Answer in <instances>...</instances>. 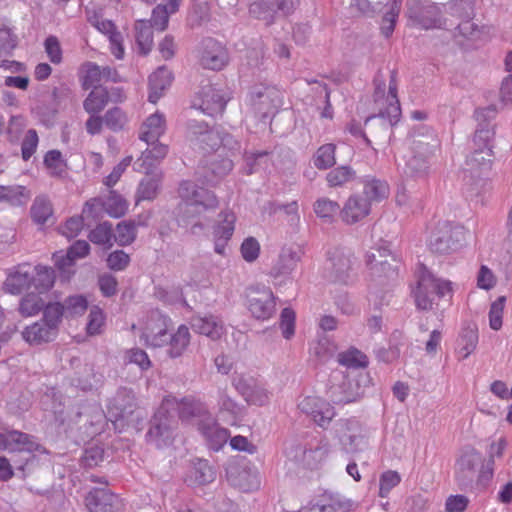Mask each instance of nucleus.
Masks as SVG:
<instances>
[{"label": "nucleus", "mask_w": 512, "mask_h": 512, "mask_svg": "<svg viewBox=\"0 0 512 512\" xmlns=\"http://www.w3.org/2000/svg\"><path fill=\"white\" fill-rule=\"evenodd\" d=\"M451 283L446 280L436 278L423 265L418 272L417 287L413 290L415 304L419 310H431L435 298H442L451 291Z\"/></svg>", "instance_id": "1"}, {"label": "nucleus", "mask_w": 512, "mask_h": 512, "mask_svg": "<svg viewBox=\"0 0 512 512\" xmlns=\"http://www.w3.org/2000/svg\"><path fill=\"white\" fill-rule=\"evenodd\" d=\"M356 189L357 192L354 197V222L368 216L371 206L386 199L389 195L388 184L375 178L357 181Z\"/></svg>", "instance_id": "2"}, {"label": "nucleus", "mask_w": 512, "mask_h": 512, "mask_svg": "<svg viewBox=\"0 0 512 512\" xmlns=\"http://www.w3.org/2000/svg\"><path fill=\"white\" fill-rule=\"evenodd\" d=\"M176 403L174 400H163L157 412L153 416L150 427L146 433L148 443L157 448H163L172 444L177 420L167 408Z\"/></svg>", "instance_id": "3"}, {"label": "nucleus", "mask_w": 512, "mask_h": 512, "mask_svg": "<svg viewBox=\"0 0 512 512\" xmlns=\"http://www.w3.org/2000/svg\"><path fill=\"white\" fill-rule=\"evenodd\" d=\"M405 15L411 27L429 30L445 25L439 6L428 1L407 0Z\"/></svg>", "instance_id": "4"}, {"label": "nucleus", "mask_w": 512, "mask_h": 512, "mask_svg": "<svg viewBox=\"0 0 512 512\" xmlns=\"http://www.w3.org/2000/svg\"><path fill=\"white\" fill-rule=\"evenodd\" d=\"M409 147L410 155L405 163V173L415 177L426 175L429 169V157L436 148L432 134L423 135L420 139L412 136Z\"/></svg>", "instance_id": "5"}, {"label": "nucleus", "mask_w": 512, "mask_h": 512, "mask_svg": "<svg viewBox=\"0 0 512 512\" xmlns=\"http://www.w3.org/2000/svg\"><path fill=\"white\" fill-rule=\"evenodd\" d=\"M465 235L463 226L452 225L447 221L439 222L430 236L429 247L436 253H449L462 246Z\"/></svg>", "instance_id": "6"}, {"label": "nucleus", "mask_w": 512, "mask_h": 512, "mask_svg": "<svg viewBox=\"0 0 512 512\" xmlns=\"http://www.w3.org/2000/svg\"><path fill=\"white\" fill-rule=\"evenodd\" d=\"M304 254V249L299 245L282 247L268 272V275L275 281L281 279L279 283L275 282V285H280L286 282V280H290V275L296 269L298 263L301 262Z\"/></svg>", "instance_id": "7"}, {"label": "nucleus", "mask_w": 512, "mask_h": 512, "mask_svg": "<svg viewBox=\"0 0 512 512\" xmlns=\"http://www.w3.org/2000/svg\"><path fill=\"white\" fill-rule=\"evenodd\" d=\"M390 258L396 262L395 256L392 254L389 244L384 242L374 251H370L366 255V263L371 270L373 277L377 278L381 282V278L384 277L389 280H393L398 275V266L393 265L388 261Z\"/></svg>", "instance_id": "8"}, {"label": "nucleus", "mask_w": 512, "mask_h": 512, "mask_svg": "<svg viewBox=\"0 0 512 512\" xmlns=\"http://www.w3.org/2000/svg\"><path fill=\"white\" fill-rule=\"evenodd\" d=\"M375 91L374 98L375 102L383 101L387 104L384 111L380 114L382 117H387L389 122L392 124L396 122L401 114L400 103L397 97V83L395 75L392 74L389 82L388 93L385 94L386 84L384 81L375 79Z\"/></svg>", "instance_id": "9"}, {"label": "nucleus", "mask_w": 512, "mask_h": 512, "mask_svg": "<svg viewBox=\"0 0 512 512\" xmlns=\"http://www.w3.org/2000/svg\"><path fill=\"white\" fill-rule=\"evenodd\" d=\"M297 406L302 413L309 416L318 426L323 428L328 426L335 416L333 406L319 397L306 396L298 402Z\"/></svg>", "instance_id": "10"}, {"label": "nucleus", "mask_w": 512, "mask_h": 512, "mask_svg": "<svg viewBox=\"0 0 512 512\" xmlns=\"http://www.w3.org/2000/svg\"><path fill=\"white\" fill-rule=\"evenodd\" d=\"M163 400H174L176 403L167 408L170 414L174 416L176 413L182 421H188L191 418L198 417L201 419H205L208 415H211L208 411L207 406L192 396L183 397L178 399L175 396H167Z\"/></svg>", "instance_id": "11"}, {"label": "nucleus", "mask_w": 512, "mask_h": 512, "mask_svg": "<svg viewBox=\"0 0 512 512\" xmlns=\"http://www.w3.org/2000/svg\"><path fill=\"white\" fill-rule=\"evenodd\" d=\"M182 203L198 202L204 210H214L219 206V201L214 192L197 186L194 182L182 181L178 188Z\"/></svg>", "instance_id": "12"}, {"label": "nucleus", "mask_w": 512, "mask_h": 512, "mask_svg": "<svg viewBox=\"0 0 512 512\" xmlns=\"http://www.w3.org/2000/svg\"><path fill=\"white\" fill-rule=\"evenodd\" d=\"M136 408V397L134 392L128 388H120L108 404L109 420L116 423L124 420L134 412Z\"/></svg>", "instance_id": "13"}, {"label": "nucleus", "mask_w": 512, "mask_h": 512, "mask_svg": "<svg viewBox=\"0 0 512 512\" xmlns=\"http://www.w3.org/2000/svg\"><path fill=\"white\" fill-rule=\"evenodd\" d=\"M248 303L249 311L256 320H269L276 310V297L269 288L253 290Z\"/></svg>", "instance_id": "14"}, {"label": "nucleus", "mask_w": 512, "mask_h": 512, "mask_svg": "<svg viewBox=\"0 0 512 512\" xmlns=\"http://www.w3.org/2000/svg\"><path fill=\"white\" fill-rule=\"evenodd\" d=\"M233 385L248 404L263 406L269 401V392L253 377L241 375L234 378Z\"/></svg>", "instance_id": "15"}, {"label": "nucleus", "mask_w": 512, "mask_h": 512, "mask_svg": "<svg viewBox=\"0 0 512 512\" xmlns=\"http://www.w3.org/2000/svg\"><path fill=\"white\" fill-rule=\"evenodd\" d=\"M236 216L231 211H222L213 226L214 251L219 255H225L228 242L235 230Z\"/></svg>", "instance_id": "16"}, {"label": "nucleus", "mask_w": 512, "mask_h": 512, "mask_svg": "<svg viewBox=\"0 0 512 512\" xmlns=\"http://www.w3.org/2000/svg\"><path fill=\"white\" fill-rule=\"evenodd\" d=\"M90 512H120L121 503L117 495L104 488H94L85 498Z\"/></svg>", "instance_id": "17"}, {"label": "nucleus", "mask_w": 512, "mask_h": 512, "mask_svg": "<svg viewBox=\"0 0 512 512\" xmlns=\"http://www.w3.org/2000/svg\"><path fill=\"white\" fill-rule=\"evenodd\" d=\"M205 211L202 204L198 202L180 203L177 216L178 225L193 235L199 234L204 230L201 216Z\"/></svg>", "instance_id": "18"}, {"label": "nucleus", "mask_w": 512, "mask_h": 512, "mask_svg": "<svg viewBox=\"0 0 512 512\" xmlns=\"http://www.w3.org/2000/svg\"><path fill=\"white\" fill-rule=\"evenodd\" d=\"M198 429L207 440L210 448L215 451L221 449L230 437L229 431L220 427L212 415L201 419L198 423Z\"/></svg>", "instance_id": "19"}, {"label": "nucleus", "mask_w": 512, "mask_h": 512, "mask_svg": "<svg viewBox=\"0 0 512 512\" xmlns=\"http://www.w3.org/2000/svg\"><path fill=\"white\" fill-rule=\"evenodd\" d=\"M204 49L201 53L200 63L206 69L220 70L228 60L227 52L224 47L214 39H206Z\"/></svg>", "instance_id": "20"}, {"label": "nucleus", "mask_w": 512, "mask_h": 512, "mask_svg": "<svg viewBox=\"0 0 512 512\" xmlns=\"http://www.w3.org/2000/svg\"><path fill=\"white\" fill-rule=\"evenodd\" d=\"M368 363L367 356L354 348V401L364 396L371 387L372 379L366 370Z\"/></svg>", "instance_id": "21"}, {"label": "nucleus", "mask_w": 512, "mask_h": 512, "mask_svg": "<svg viewBox=\"0 0 512 512\" xmlns=\"http://www.w3.org/2000/svg\"><path fill=\"white\" fill-rule=\"evenodd\" d=\"M32 279L33 273L30 264H19L9 272L4 282L5 290L13 295H18L32 286Z\"/></svg>", "instance_id": "22"}, {"label": "nucleus", "mask_w": 512, "mask_h": 512, "mask_svg": "<svg viewBox=\"0 0 512 512\" xmlns=\"http://www.w3.org/2000/svg\"><path fill=\"white\" fill-rule=\"evenodd\" d=\"M251 103L257 113L266 117L280 104L278 92L274 88H256L251 93Z\"/></svg>", "instance_id": "23"}, {"label": "nucleus", "mask_w": 512, "mask_h": 512, "mask_svg": "<svg viewBox=\"0 0 512 512\" xmlns=\"http://www.w3.org/2000/svg\"><path fill=\"white\" fill-rule=\"evenodd\" d=\"M58 322H33L22 332L25 341L30 344H41L53 340L58 332Z\"/></svg>", "instance_id": "24"}, {"label": "nucleus", "mask_w": 512, "mask_h": 512, "mask_svg": "<svg viewBox=\"0 0 512 512\" xmlns=\"http://www.w3.org/2000/svg\"><path fill=\"white\" fill-rule=\"evenodd\" d=\"M3 442L9 444V449L18 450L20 452H40L45 453L46 450L35 439L34 436L17 430L5 433V437H0Z\"/></svg>", "instance_id": "25"}, {"label": "nucleus", "mask_w": 512, "mask_h": 512, "mask_svg": "<svg viewBox=\"0 0 512 512\" xmlns=\"http://www.w3.org/2000/svg\"><path fill=\"white\" fill-rule=\"evenodd\" d=\"M233 169V162L228 157L213 155L206 164L204 178L208 185L217 184Z\"/></svg>", "instance_id": "26"}, {"label": "nucleus", "mask_w": 512, "mask_h": 512, "mask_svg": "<svg viewBox=\"0 0 512 512\" xmlns=\"http://www.w3.org/2000/svg\"><path fill=\"white\" fill-rule=\"evenodd\" d=\"M351 502L339 495L323 496L316 502H311L299 512H349Z\"/></svg>", "instance_id": "27"}, {"label": "nucleus", "mask_w": 512, "mask_h": 512, "mask_svg": "<svg viewBox=\"0 0 512 512\" xmlns=\"http://www.w3.org/2000/svg\"><path fill=\"white\" fill-rule=\"evenodd\" d=\"M166 131V120L162 113L150 115L141 126L139 138L147 144L156 143Z\"/></svg>", "instance_id": "28"}, {"label": "nucleus", "mask_w": 512, "mask_h": 512, "mask_svg": "<svg viewBox=\"0 0 512 512\" xmlns=\"http://www.w3.org/2000/svg\"><path fill=\"white\" fill-rule=\"evenodd\" d=\"M478 460V453L475 450H471L463 454L457 461L455 477L461 486H468L473 482Z\"/></svg>", "instance_id": "29"}, {"label": "nucleus", "mask_w": 512, "mask_h": 512, "mask_svg": "<svg viewBox=\"0 0 512 512\" xmlns=\"http://www.w3.org/2000/svg\"><path fill=\"white\" fill-rule=\"evenodd\" d=\"M330 261L331 268L329 279L335 284L347 285L350 279V258L338 251H335L330 258Z\"/></svg>", "instance_id": "30"}, {"label": "nucleus", "mask_w": 512, "mask_h": 512, "mask_svg": "<svg viewBox=\"0 0 512 512\" xmlns=\"http://www.w3.org/2000/svg\"><path fill=\"white\" fill-rule=\"evenodd\" d=\"M173 80L172 72L165 66L159 67L149 76V101L156 103L162 96V92L168 88Z\"/></svg>", "instance_id": "31"}, {"label": "nucleus", "mask_w": 512, "mask_h": 512, "mask_svg": "<svg viewBox=\"0 0 512 512\" xmlns=\"http://www.w3.org/2000/svg\"><path fill=\"white\" fill-rule=\"evenodd\" d=\"M151 148H147L142 152L141 157L136 161L135 165L138 171L148 173L150 169L158 162L163 160L168 154V146L158 141L154 144H148Z\"/></svg>", "instance_id": "32"}, {"label": "nucleus", "mask_w": 512, "mask_h": 512, "mask_svg": "<svg viewBox=\"0 0 512 512\" xmlns=\"http://www.w3.org/2000/svg\"><path fill=\"white\" fill-rule=\"evenodd\" d=\"M110 101L109 91L102 87H95L83 102V108L88 114L100 113Z\"/></svg>", "instance_id": "33"}, {"label": "nucleus", "mask_w": 512, "mask_h": 512, "mask_svg": "<svg viewBox=\"0 0 512 512\" xmlns=\"http://www.w3.org/2000/svg\"><path fill=\"white\" fill-rule=\"evenodd\" d=\"M143 329L142 338L148 345L161 347L168 343L169 333L164 327L165 322H147Z\"/></svg>", "instance_id": "34"}, {"label": "nucleus", "mask_w": 512, "mask_h": 512, "mask_svg": "<svg viewBox=\"0 0 512 512\" xmlns=\"http://www.w3.org/2000/svg\"><path fill=\"white\" fill-rule=\"evenodd\" d=\"M153 27L148 20H138L135 23V38L139 52L147 55L153 47Z\"/></svg>", "instance_id": "35"}, {"label": "nucleus", "mask_w": 512, "mask_h": 512, "mask_svg": "<svg viewBox=\"0 0 512 512\" xmlns=\"http://www.w3.org/2000/svg\"><path fill=\"white\" fill-rule=\"evenodd\" d=\"M32 286L40 293L47 292L50 290L55 283V271L53 268L36 265L33 269Z\"/></svg>", "instance_id": "36"}, {"label": "nucleus", "mask_w": 512, "mask_h": 512, "mask_svg": "<svg viewBox=\"0 0 512 512\" xmlns=\"http://www.w3.org/2000/svg\"><path fill=\"white\" fill-rule=\"evenodd\" d=\"M202 110L213 116L214 114L222 113L226 107V99L218 91L211 86L203 91Z\"/></svg>", "instance_id": "37"}, {"label": "nucleus", "mask_w": 512, "mask_h": 512, "mask_svg": "<svg viewBox=\"0 0 512 512\" xmlns=\"http://www.w3.org/2000/svg\"><path fill=\"white\" fill-rule=\"evenodd\" d=\"M190 340L189 330L185 325H180L178 330L174 334L169 333L167 350L168 354L172 358H176L182 355L184 350L187 348Z\"/></svg>", "instance_id": "38"}, {"label": "nucleus", "mask_w": 512, "mask_h": 512, "mask_svg": "<svg viewBox=\"0 0 512 512\" xmlns=\"http://www.w3.org/2000/svg\"><path fill=\"white\" fill-rule=\"evenodd\" d=\"M30 193L24 186H0V202H8L14 206H21L28 202Z\"/></svg>", "instance_id": "39"}, {"label": "nucleus", "mask_w": 512, "mask_h": 512, "mask_svg": "<svg viewBox=\"0 0 512 512\" xmlns=\"http://www.w3.org/2000/svg\"><path fill=\"white\" fill-rule=\"evenodd\" d=\"M335 351V345L327 337H319L317 341L311 343L309 348L310 355L320 364L328 362Z\"/></svg>", "instance_id": "40"}, {"label": "nucleus", "mask_w": 512, "mask_h": 512, "mask_svg": "<svg viewBox=\"0 0 512 512\" xmlns=\"http://www.w3.org/2000/svg\"><path fill=\"white\" fill-rule=\"evenodd\" d=\"M219 413L227 423L234 424L242 416V407L226 394L218 400Z\"/></svg>", "instance_id": "41"}, {"label": "nucleus", "mask_w": 512, "mask_h": 512, "mask_svg": "<svg viewBox=\"0 0 512 512\" xmlns=\"http://www.w3.org/2000/svg\"><path fill=\"white\" fill-rule=\"evenodd\" d=\"M32 220L40 225L47 223L53 215V207L45 196H37L30 209Z\"/></svg>", "instance_id": "42"}, {"label": "nucleus", "mask_w": 512, "mask_h": 512, "mask_svg": "<svg viewBox=\"0 0 512 512\" xmlns=\"http://www.w3.org/2000/svg\"><path fill=\"white\" fill-rule=\"evenodd\" d=\"M249 13L252 17L265 21L266 25H271L275 22L277 10L274 2L257 1L250 4Z\"/></svg>", "instance_id": "43"}, {"label": "nucleus", "mask_w": 512, "mask_h": 512, "mask_svg": "<svg viewBox=\"0 0 512 512\" xmlns=\"http://www.w3.org/2000/svg\"><path fill=\"white\" fill-rule=\"evenodd\" d=\"M146 174L147 175L140 181L137 189L138 200H153L156 198L159 191L161 182L160 175H149V172Z\"/></svg>", "instance_id": "44"}, {"label": "nucleus", "mask_w": 512, "mask_h": 512, "mask_svg": "<svg viewBox=\"0 0 512 512\" xmlns=\"http://www.w3.org/2000/svg\"><path fill=\"white\" fill-rule=\"evenodd\" d=\"M478 334L476 327L467 328L458 339L457 354L461 359H466L476 348Z\"/></svg>", "instance_id": "45"}, {"label": "nucleus", "mask_w": 512, "mask_h": 512, "mask_svg": "<svg viewBox=\"0 0 512 512\" xmlns=\"http://www.w3.org/2000/svg\"><path fill=\"white\" fill-rule=\"evenodd\" d=\"M336 146L332 143L320 146L313 156L314 166L320 170H326L332 167L335 160Z\"/></svg>", "instance_id": "46"}, {"label": "nucleus", "mask_w": 512, "mask_h": 512, "mask_svg": "<svg viewBox=\"0 0 512 512\" xmlns=\"http://www.w3.org/2000/svg\"><path fill=\"white\" fill-rule=\"evenodd\" d=\"M400 9H401V1L393 0L389 6L388 11L382 17L380 30H381V34L385 38H389L392 35V33L395 29V25H396L399 13H400Z\"/></svg>", "instance_id": "47"}, {"label": "nucleus", "mask_w": 512, "mask_h": 512, "mask_svg": "<svg viewBox=\"0 0 512 512\" xmlns=\"http://www.w3.org/2000/svg\"><path fill=\"white\" fill-rule=\"evenodd\" d=\"M44 308V301L37 293H28L20 301V314L27 318L36 316Z\"/></svg>", "instance_id": "48"}, {"label": "nucleus", "mask_w": 512, "mask_h": 512, "mask_svg": "<svg viewBox=\"0 0 512 512\" xmlns=\"http://www.w3.org/2000/svg\"><path fill=\"white\" fill-rule=\"evenodd\" d=\"M113 237V226L108 221L99 223L88 235L92 243L103 246L107 245L108 247L112 246Z\"/></svg>", "instance_id": "49"}, {"label": "nucleus", "mask_w": 512, "mask_h": 512, "mask_svg": "<svg viewBox=\"0 0 512 512\" xmlns=\"http://www.w3.org/2000/svg\"><path fill=\"white\" fill-rule=\"evenodd\" d=\"M507 447V441L505 438L501 437L497 441L491 443L488 451L489 460L487 464L483 467L481 471L480 477L491 478L493 475V466L496 459H499L503 456V453Z\"/></svg>", "instance_id": "50"}, {"label": "nucleus", "mask_w": 512, "mask_h": 512, "mask_svg": "<svg viewBox=\"0 0 512 512\" xmlns=\"http://www.w3.org/2000/svg\"><path fill=\"white\" fill-rule=\"evenodd\" d=\"M154 295L158 300H160L166 304H170V305L179 304L182 307H189L187 301L183 297L182 288H180V287H174V288H171L170 290H168L161 286H157V287H155Z\"/></svg>", "instance_id": "51"}, {"label": "nucleus", "mask_w": 512, "mask_h": 512, "mask_svg": "<svg viewBox=\"0 0 512 512\" xmlns=\"http://www.w3.org/2000/svg\"><path fill=\"white\" fill-rule=\"evenodd\" d=\"M270 152L267 150L246 152L244 155L247 174H252L259 169H267L269 166Z\"/></svg>", "instance_id": "52"}, {"label": "nucleus", "mask_w": 512, "mask_h": 512, "mask_svg": "<svg viewBox=\"0 0 512 512\" xmlns=\"http://www.w3.org/2000/svg\"><path fill=\"white\" fill-rule=\"evenodd\" d=\"M104 124L113 132H119L125 128L128 123L126 113L119 107H113L106 111Z\"/></svg>", "instance_id": "53"}, {"label": "nucleus", "mask_w": 512, "mask_h": 512, "mask_svg": "<svg viewBox=\"0 0 512 512\" xmlns=\"http://www.w3.org/2000/svg\"><path fill=\"white\" fill-rule=\"evenodd\" d=\"M136 224L133 221H122L116 226V234L113 239L120 246H127L136 239Z\"/></svg>", "instance_id": "54"}, {"label": "nucleus", "mask_w": 512, "mask_h": 512, "mask_svg": "<svg viewBox=\"0 0 512 512\" xmlns=\"http://www.w3.org/2000/svg\"><path fill=\"white\" fill-rule=\"evenodd\" d=\"M104 210L114 218L123 216L128 208L126 200L115 191H111L109 197L103 201Z\"/></svg>", "instance_id": "55"}, {"label": "nucleus", "mask_w": 512, "mask_h": 512, "mask_svg": "<svg viewBox=\"0 0 512 512\" xmlns=\"http://www.w3.org/2000/svg\"><path fill=\"white\" fill-rule=\"evenodd\" d=\"M492 162V149L491 147H479L467 159L468 165L472 168L488 169Z\"/></svg>", "instance_id": "56"}, {"label": "nucleus", "mask_w": 512, "mask_h": 512, "mask_svg": "<svg viewBox=\"0 0 512 512\" xmlns=\"http://www.w3.org/2000/svg\"><path fill=\"white\" fill-rule=\"evenodd\" d=\"M124 364H135L141 370H147L151 366V361L147 353L140 348H131L124 351L123 354Z\"/></svg>", "instance_id": "57"}, {"label": "nucleus", "mask_w": 512, "mask_h": 512, "mask_svg": "<svg viewBox=\"0 0 512 512\" xmlns=\"http://www.w3.org/2000/svg\"><path fill=\"white\" fill-rule=\"evenodd\" d=\"M64 306L67 317H80L86 312L88 302L84 296L74 295L65 299Z\"/></svg>", "instance_id": "58"}, {"label": "nucleus", "mask_w": 512, "mask_h": 512, "mask_svg": "<svg viewBox=\"0 0 512 512\" xmlns=\"http://www.w3.org/2000/svg\"><path fill=\"white\" fill-rule=\"evenodd\" d=\"M188 132L199 142H206V138H217V130L210 129L206 123L198 120L188 122Z\"/></svg>", "instance_id": "59"}, {"label": "nucleus", "mask_w": 512, "mask_h": 512, "mask_svg": "<svg viewBox=\"0 0 512 512\" xmlns=\"http://www.w3.org/2000/svg\"><path fill=\"white\" fill-rule=\"evenodd\" d=\"M401 482V476L398 472L394 470H387L383 472L380 476L379 480V496L381 498H386L390 491L399 485Z\"/></svg>", "instance_id": "60"}, {"label": "nucleus", "mask_w": 512, "mask_h": 512, "mask_svg": "<svg viewBox=\"0 0 512 512\" xmlns=\"http://www.w3.org/2000/svg\"><path fill=\"white\" fill-rule=\"evenodd\" d=\"M193 329L195 332L205 335L212 340L219 339L224 333L222 322H195Z\"/></svg>", "instance_id": "61"}, {"label": "nucleus", "mask_w": 512, "mask_h": 512, "mask_svg": "<svg viewBox=\"0 0 512 512\" xmlns=\"http://www.w3.org/2000/svg\"><path fill=\"white\" fill-rule=\"evenodd\" d=\"M39 143V137L35 129H29L21 143V156L24 161H28L36 152Z\"/></svg>", "instance_id": "62"}, {"label": "nucleus", "mask_w": 512, "mask_h": 512, "mask_svg": "<svg viewBox=\"0 0 512 512\" xmlns=\"http://www.w3.org/2000/svg\"><path fill=\"white\" fill-rule=\"evenodd\" d=\"M195 482L204 485L215 479V472L206 460H199L193 468Z\"/></svg>", "instance_id": "63"}, {"label": "nucleus", "mask_w": 512, "mask_h": 512, "mask_svg": "<svg viewBox=\"0 0 512 512\" xmlns=\"http://www.w3.org/2000/svg\"><path fill=\"white\" fill-rule=\"evenodd\" d=\"M44 165L51 170V175L59 176L64 171L65 161L59 150H49L44 156Z\"/></svg>", "instance_id": "64"}]
</instances>
